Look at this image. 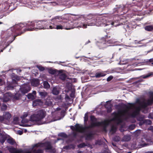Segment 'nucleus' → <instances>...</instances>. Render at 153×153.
<instances>
[{"label":"nucleus","instance_id":"nucleus-16","mask_svg":"<svg viewBox=\"0 0 153 153\" xmlns=\"http://www.w3.org/2000/svg\"><path fill=\"white\" fill-rule=\"evenodd\" d=\"M107 74L106 71H101L97 72L96 73L94 77L97 78H99L101 77L105 76Z\"/></svg>","mask_w":153,"mask_h":153},{"label":"nucleus","instance_id":"nucleus-10","mask_svg":"<svg viewBox=\"0 0 153 153\" xmlns=\"http://www.w3.org/2000/svg\"><path fill=\"white\" fill-rule=\"evenodd\" d=\"M12 81L10 83V90L13 89L14 87L18 85L17 82L20 79V77L17 75H12Z\"/></svg>","mask_w":153,"mask_h":153},{"label":"nucleus","instance_id":"nucleus-27","mask_svg":"<svg viewBox=\"0 0 153 153\" xmlns=\"http://www.w3.org/2000/svg\"><path fill=\"white\" fill-rule=\"evenodd\" d=\"M45 104L47 106H51L52 104V102L50 99H47L45 102Z\"/></svg>","mask_w":153,"mask_h":153},{"label":"nucleus","instance_id":"nucleus-32","mask_svg":"<svg viewBox=\"0 0 153 153\" xmlns=\"http://www.w3.org/2000/svg\"><path fill=\"white\" fill-rule=\"evenodd\" d=\"M67 77L66 75L65 74H62L59 75V78L63 80H64Z\"/></svg>","mask_w":153,"mask_h":153},{"label":"nucleus","instance_id":"nucleus-26","mask_svg":"<svg viewBox=\"0 0 153 153\" xmlns=\"http://www.w3.org/2000/svg\"><path fill=\"white\" fill-rule=\"evenodd\" d=\"M145 29L147 31H152L153 30V25L146 26L145 27Z\"/></svg>","mask_w":153,"mask_h":153},{"label":"nucleus","instance_id":"nucleus-12","mask_svg":"<svg viewBox=\"0 0 153 153\" xmlns=\"http://www.w3.org/2000/svg\"><path fill=\"white\" fill-rule=\"evenodd\" d=\"M70 128L73 131H75L81 133L84 132L85 130V127L79 124H76L74 126H71Z\"/></svg>","mask_w":153,"mask_h":153},{"label":"nucleus","instance_id":"nucleus-45","mask_svg":"<svg viewBox=\"0 0 153 153\" xmlns=\"http://www.w3.org/2000/svg\"><path fill=\"white\" fill-rule=\"evenodd\" d=\"M111 36V35L110 33H107V35L105 36L104 37V38L105 40H107V39H109L110 38Z\"/></svg>","mask_w":153,"mask_h":153},{"label":"nucleus","instance_id":"nucleus-30","mask_svg":"<svg viewBox=\"0 0 153 153\" xmlns=\"http://www.w3.org/2000/svg\"><path fill=\"white\" fill-rule=\"evenodd\" d=\"M39 147L42 148V143H38L35 144L33 145V149H35L34 148L36 147L38 148Z\"/></svg>","mask_w":153,"mask_h":153},{"label":"nucleus","instance_id":"nucleus-24","mask_svg":"<svg viewBox=\"0 0 153 153\" xmlns=\"http://www.w3.org/2000/svg\"><path fill=\"white\" fill-rule=\"evenodd\" d=\"M52 93L54 95H57L59 93V91L56 87H54L52 90Z\"/></svg>","mask_w":153,"mask_h":153},{"label":"nucleus","instance_id":"nucleus-14","mask_svg":"<svg viewBox=\"0 0 153 153\" xmlns=\"http://www.w3.org/2000/svg\"><path fill=\"white\" fill-rule=\"evenodd\" d=\"M20 89L21 92L25 94L29 91L31 89V88L28 85H25L20 87Z\"/></svg>","mask_w":153,"mask_h":153},{"label":"nucleus","instance_id":"nucleus-48","mask_svg":"<svg viewBox=\"0 0 153 153\" xmlns=\"http://www.w3.org/2000/svg\"><path fill=\"white\" fill-rule=\"evenodd\" d=\"M28 115V113H25L22 116H21V118L22 119V121H23L24 120V119L26 117H27Z\"/></svg>","mask_w":153,"mask_h":153},{"label":"nucleus","instance_id":"nucleus-41","mask_svg":"<svg viewBox=\"0 0 153 153\" xmlns=\"http://www.w3.org/2000/svg\"><path fill=\"white\" fill-rule=\"evenodd\" d=\"M7 108V105L5 104H3L1 107V110L2 111H5Z\"/></svg>","mask_w":153,"mask_h":153},{"label":"nucleus","instance_id":"nucleus-39","mask_svg":"<svg viewBox=\"0 0 153 153\" xmlns=\"http://www.w3.org/2000/svg\"><path fill=\"white\" fill-rule=\"evenodd\" d=\"M21 94H16L13 97V98L16 100H19Z\"/></svg>","mask_w":153,"mask_h":153},{"label":"nucleus","instance_id":"nucleus-22","mask_svg":"<svg viewBox=\"0 0 153 153\" xmlns=\"http://www.w3.org/2000/svg\"><path fill=\"white\" fill-rule=\"evenodd\" d=\"M131 139V135L129 134L125 135L123 138V140L124 141H128Z\"/></svg>","mask_w":153,"mask_h":153},{"label":"nucleus","instance_id":"nucleus-51","mask_svg":"<svg viewBox=\"0 0 153 153\" xmlns=\"http://www.w3.org/2000/svg\"><path fill=\"white\" fill-rule=\"evenodd\" d=\"M135 126L134 125L132 124L129 126V128L131 130H133L135 128Z\"/></svg>","mask_w":153,"mask_h":153},{"label":"nucleus","instance_id":"nucleus-58","mask_svg":"<svg viewBox=\"0 0 153 153\" xmlns=\"http://www.w3.org/2000/svg\"><path fill=\"white\" fill-rule=\"evenodd\" d=\"M70 95L71 97L74 98V94L73 92L71 93Z\"/></svg>","mask_w":153,"mask_h":153},{"label":"nucleus","instance_id":"nucleus-55","mask_svg":"<svg viewBox=\"0 0 153 153\" xmlns=\"http://www.w3.org/2000/svg\"><path fill=\"white\" fill-rule=\"evenodd\" d=\"M9 100H10V98L9 97L7 98H5L4 97V99H3V101L4 102H6L8 101Z\"/></svg>","mask_w":153,"mask_h":153},{"label":"nucleus","instance_id":"nucleus-29","mask_svg":"<svg viewBox=\"0 0 153 153\" xmlns=\"http://www.w3.org/2000/svg\"><path fill=\"white\" fill-rule=\"evenodd\" d=\"M53 28H55V29H63V26L62 22H61V24L59 25H56V26H54L53 27Z\"/></svg>","mask_w":153,"mask_h":153},{"label":"nucleus","instance_id":"nucleus-63","mask_svg":"<svg viewBox=\"0 0 153 153\" xmlns=\"http://www.w3.org/2000/svg\"><path fill=\"white\" fill-rule=\"evenodd\" d=\"M32 94L34 95V96H35V97H36V91H33Z\"/></svg>","mask_w":153,"mask_h":153},{"label":"nucleus","instance_id":"nucleus-18","mask_svg":"<svg viewBox=\"0 0 153 153\" xmlns=\"http://www.w3.org/2000/svg\"><path fill=\"white\" fill-rule=\"evenodd\" d=\"M140 109V107H136L135 111L131 114V116L132 117H135L139 114Z\"/></svg>","mask_w":153,"mask_h":153},{"label":"nucleus","instance_id":"nucleus-13","mask_svg":"<svg viewBox=\"0 0 153 153\" xmlns=\"http://www.w3.org/2000/svg\"><path fill=\"white\" fill-rule=\"evenodd\" d=\"M63 29L66 30H70L74 28V27L73 25V23L71 22L70 23L68 22L67 21H65L62 22Z\"/></svg>","mask_w":153,"mask_h":153},{"label":"nucleus","instance_id":"nucleus-46","mask_svg":"<svg viewBox=\"0 0 153 153\" xmlns=\"http://www.w3.org/2000/svg\"><path fill=\"white\" fill-rule=\"evenodd\" d=\"M86 146V144L85 143H82L79 144L78 147L79 148H82Z\"/></svg>","mask_w":153,"mask_h":153},{"label":"nucleus","instance_id":"nucleus-44","mask_svg":"<svg viewBox=\"0 0 153 153\" xmlns=\"http://www.w3.org/2000/svg\"><path fill=\"white\" fill-rule=\"evenodd\" d=\"M15 144H16L15 140L10 137V144L13 145Z\"/></svg>","mask_w":153,"mask_h":153},{"label":"nucleus","instance_id":"nucleus-20","mask_svg":"<svg viewBox=\"0 0 153 153\" xmlns=\"http://www.w3.org/2000/svg\"><path fill=\"white\" fill-rule=\"evenodd\" d=\"M94 135V134L91 131L89 132L88 133L85 134L86 139L87 140L91 139Z\"/></svg>","mask_w":153,"mask_h":153},{"label":"nucleus","instance_id":"nucleus-43","mask_svg":"<svg viewBox=\"0 0 153 153\" xmlns=\"http://www.w3.org/2000/svg\"><path fill=\"white\" fill-rule=\"evenodd\" d=\"M54 26H56V25H55L54 24H53L52 23H51L50 25L48 24V25H47L46 27H48V29H52L53 28H55L53 27H54Z\"/></svg>","mask_w":153,"mask_h":153},{"label":"nucleus","instance_id":"nucleus-62","mask_svg":"<svg viewBox=\"0 0 153 153\" xmlns=\"http://www.w3.org/2000/svg\"><path fill=\"white\" fill-rule=\"evenodd\" d=\"M149 130L153 132V126H150L149 128Z\"/></svg>","mask_w":153,"mask_h":153},{"label":"nucleus","instance_id":"nucleus-19","mask_svg":"<svg viewBox=\"0 0 153 153\" xmlns=\"http://www.w3.org/2000/svg\"><path fill=\"white\" fill-rule=\"evenodd\" d=\"M31 84L32 86L36 87L39 85V81L38 79H33L31 82Z\"/></svg>","mask_w":153,"mask_h":153},{"label":"nucleus","instance_id":"nucleus-40","mask_svg":"<svg viewBox=\"0 0 153 153\" xmlns=\"http://www.w3.org/2000/svg\"><path fill=\"white\" fill-rule=\"evenodd\" d=\"M116 130L117 127L113 125L111 126V131L113 133H115L116 131Z\"/></svg>","mask_w":153,"mask_h":153},{"label":"nucleus","instance_id":"nucleus-17","mask_svg":"<svg viewBox=\"0 0 153 153\" xmlns=\"http://www.w3.org/2000/svg\"><path fill=\"white\" fill-rule=\"evenodd\" d=\"M43 102L40 99H37L34 100L33 102V106H41L42 105Z\"/></svg>","mask_w":153,"mask_h":153},{"label":"nucleus","instance_id":"nucleus-56","mask_svg":"<svg viewBox=\"0 0 153 153\" xmlns=\"http://www.w3.org/2000/svg\"><path fill=\"white\" fill-rule=\"evenodd\" d=\"M59 17L58 16H56V17L54 19H53V22H57L56 19H58Z\"/></svg>","mask_w":153,"mask_h":153},{"label":"nucleus","instance_id":"nucleus-36","mask_svg":"<svg viewBox=\"0 0 153 153\" xmlns=\"http://www.w3.org/2000/svg\"><path fill=\"white\" fill-rule=\"evenodd\" d=\"M7 137L5 136H2L0 139V142L2 144H3L6 139Z\"/></svg>","mask_w":153,"mask_h":153},{"label":"nucleus","instance_id":"nucleus-5","mask_svg":"<svg viewBox=\"0 0 153 153\" xmlns=\"http://www.w3.org/2000/svg\"><path fill=\"white\" fill-rule=\"evenodd\" d=\"M46 112L43 109L38 110L36 114L31 115L30 117L31 121H40L45 117Z\"/></svg>","mask_w":153,"mask_h":153},{"label":"nucleus","instance_id":"nucleus-47","mask_svg":"<svg viewBox=\"0 0 153 153\" xmlns=\"http://www.w3.org/2000/svg\"><path fill=\"white\" fill-rule=\"evenodd\" d=\"M144 123L149 125H151L152 123L151 120H145Z\"/></svg>","mask_w":153,"mask_h":153},{"label":"nucleus","instance_id":"nucleus-1","mask_svg":"<svg viewBox=\"0 0 153 153\" xmlns=\"http://www.w3.org/2000/svg\"><path fill=\"white\" fill-rule=\"evenodd\" d=\"M45 22L43 21H39L32 22L25 24L20 23L10 27V30L15 34L12 35L13 39L10 41V44L15 39L16 36L21 35L26 31L34 30L36 29H48V27L45 26Z\"/></svg>","mask_w":153,"mask_h":153},{"label":"nucleus","instance_id":"nucleus-52","mask_svg":"<svg viewBox=\"0 0 153 153\" xmlns=\"http://www.w3.org/2000/svg\"><path fill=\"white\" fill-rule=\"evenodd\" d=\"M107 110V112L108 113H110L112 111V109L111 107L110 106L109 107H107L106 106H105Z\"/></svg>","mask_w":153,"mask_h":153},{"label":"nucleus","instance_id":"nucleus-31","mask_svg":"<svg viewBox=\"0 0 153 153\" xmlns=\"http://www.w3.org/2000/svg\"><path fill=\"white\" fill-rule=\"evenodd\" d=\"M32 151L34 153H43V150L41 149L36 150L35 149H33Z\"/></svg>","mask_w":153,"mask_h":153},{"label":"nucleus","instance_id":"nucleus-7","mask_svg":"<svg viewBox=\"0 0 153 153\" xmlns=\"http://www.w3.org/2000/svg\"><path fill=\"white\" fill-rule=\"evenodd\" d=\"M113 42L111 40H105L104 37L97 42V45L100 49H103L110 46L112 44Z\"/></svg>","mask_w":153,"mask_h":153},{"label":"nucleus","instance_id":"nucleus-33","mask_svg":"<svg viewBox=\"0 0 153 153\" xmlns=\"http://www.w3.org/2000/svg\"><path fill=\"white\" fill-rule=\"evenodd\" d=\"M39 94L42 98H44L47 96V94L45 92H39Z\"/></svg>","mask_w":153,"mask_h":153},{"label":"nucleus","instance_id":"nucleus-2","mask_svg":"<svg viewBox=\"0 0 153 153\" xmlns=\"http://www.w3.org/2000/svg\"><path fill=\"white\" fill-rule=\"evenodd\" d=\"M125 109L123 111H118L117 112L115 111L112 114V115L114 116L111 120L112 121H116L117 124L118 125L122 123L123 120L121 117L126 116V114L128 113V111L134 107V104L129 103L128 105H125Z\"/></svg>","mask_w":153,"mask_h":153},{"label":"nucleus","instance_id":"nucleus-59","mask_svg":"<svg viewBox=\"0 0 153 153\" xmlns=\"http://www.w3.org/2000/svg\"><path fill=\"white\" fill-rule=\"evenodd\" d=\"M95 144H98L99 145H101V141L99 140H97L96 141Z\"/></svg>","mask_w":153,"mask_h":153},{"label":"nucleus","instance_id":"nucleus-50","mask_svg":"<svg viewBox=\"0 0 153 153\" xmlns=\"http://www.w3.org/2000/svg\"><path fill=\"white\" fill-rule=\"evenodd\" d=\"M88 117L87 113H85L84 117V121L85 122H87L88 120Z\"/></svg>","mask_w":153,"mask_h":153},{"label":"nucleus","instance_id":"nucleus-15","mask_svg":"<svg viewBox=\"0 0 153 153\" xmlns=\"http://www.w3.org/2000/svg\"><path fill=\"white\" fill-rule=\"evenodd\" d=\"M10 153H31L28 151H24L21 149H17L16 148L10 147Z\"/></svg>","mask_w":153,"mask_h":153},{"label":"nucleus","instance_id":"nucleus-54","mask_svg":"<svg viewBox=\"0 0 153 153\" xmlns=\"http://www.w3.org/2000/svg\"><path fill=\"white\" fill-rule=\"evenodd\" d=\"M23 133V131L21 130H18L17 131V134L20 135H22Z\"/></svg>","mask_w":153,"mask_h":153},{"label":"nucleus","instance_id":"nucleus-4","mask_svg":"<svg viewBox=\"0 0 153 153\" xmlns=\"http://www.w3.org/2000/svg\"><path fill=\"white\" fill-rule=\"evenodd\" d=\"M87 21L85 24L82 23L79 26L80 27H82L83 28H86L87 26H94L96 25L97 26H105L109 25V24L107 23H104L105 20L103 18H101L98 19H93L91 20H87Z\"/></svg>","mask_w":153,"mask_h":153},{"label":"nucleus","instance_id":"nucleus-6","mask_svg":"<svg viewBox=\"0 0 153 153\" xmlns=\"http://www.w3.org/2000/svg\"><path fill=\"white\" fill-rule=\"evenodd\" d=\"M149 99L147 100V102L144 101L141 102L140 100L138 99L136 102L139 104L142 108H145L148 106H150L153 104V91H150L148 93Z\"/></svg>","mask_w":153,"mask_h":153},{"label":"nucleus","instance_id":"nucleus-37","mask_svg":"<svg viewBox=\"0 0 153 153\" xmlns=\"http://www.w3.org/2000/svg\"><path fill=\"white\" fill-rule=\"evenodd\" d=\"M36 67L39 69L40 71H43L45 70V68L42 65H36Z\"/></svg>","mask_w":153,"mask_h":153},{"label":"nucleus","instance_id":"nucleus-35","mask_svg":"<svg viewBox=\"0 0 153 153\" xmlns=\"http://www.w3.org/2000/svg\"><path fill=\"white\" fill-rule=\"evenodd\" d=\"M63 148L64 149L66 150H68L70 149L71 148H72L73 149H74V146L73 145L71 144L70 145H67L65 146Z\"/></svg>","mask_w":153,"mask_h":153},{"label":"nucleus","instance_id":"nucleus-9","mask_svg":"<svg viewBox=\"0 0 153 153\" xmlns=\"http://www.w3.org/2000/svg\"><path fill=\"white\" fill-rule=\"evenodd\" d=\"M42 147H45V149L46 151L50 150L51 153H55L56 150L55 148H53L51 143L49 141H46L42 143Z\"/></svg>","mask_w":153,"mask_h":153},{"label":"nucleus","instance_id":"nucleus-64","mask_svg":"<svg viewBox=\"0 0 153 153\" xmlns=\"http://www.w3.org/2000/svg\"><path fill=\"white\" fill-rule=\"evenodd\" d=\"M102 153H108V152L106 151L105 150Z\"/></svg>","mask_w":153,"mask_h":153},{"label":"nucleus","instance_id":"nucleus-61","mask_svg":"<svg viewBox=\"0 0 153 153\" xmlns=\"http://www.w3.org/2000/svg\"><path fill=\"white\" fill-rule=\"evenodd\" d=\"M149 62H152L151 64L153 65V58L149 59Z\"/></svg>","mask_w":153,"mask_h":153},{"label":"nucleus","instance_id":"nucleus-49","mask_svg":"<svg viewBox=\"0 0 153 153\" xmlns=\"http://www.w3.org/2000/svg\"><path fill=\"white\" fill-rule=\"evenodd\" d=\"M59 136L61 137H64V138H66L67 137V135L64 133H62L60 134Z\"/></svg>","mask_w":153,"mask_h":153},{"label":"nucleus","instance_id":"nucleus-3","mask_svg":"<svg viewBox=\"0 0 153 153\" xmlns=\"http://www.w3.org/2000/svg\"><path fill=\"white\" fill-rule=\"evenodd\" d=\"M90 118L91 121V125L85 127V130L95 127L100 126H103L104 129L105 130L107 127L109 125L110 122V121L108 120H105L103 121L97 122V119L93 115H91Z\"/></svg>","mask_w":153,"mask_h":153},{"label":"nucleus","instance_id":"nucleus-57","mask_svg":"<svg viewBox=\"0 0 153 153\" xmlns=\"http://www.w3.org/2000/svg\"><path fill=\"white\" fill-rule=\"evenodd\" d=\"M153 74V73H150L149 74H148L146 76H144L143 77L144 78H147L148 77H149V76H151V75H152Z\"/></svg>","mask_w":153,"mask_h":153},{"label":"nucleus","instance_id":"nucleus-11","mask_svg":"<svg viewBox=\"0 0 153 153\" xmlns=\"http://www.w3.org/2000/svg\"><path fill=\"white\" fill-rule=\"evenodd\" d=\"M72 15L75 16L76 19L77 20H80L81 19H84L85 17L87 19V20H91L92 19H95L96 16L95 15H93L91 14H89V15L87 16H86L85 17L83 15H79V14H71Z\"/></svg>","mask_w":153,"mask_h":153},{"label":"nucleus","instance_id":"nucleus-42","mask_svg":"<svg viewBox=\"0 0 153 153\" xmlns=\"http://www.w3.org/2000/svg\"><path fill=\"white\" fill-rule=\"evenodd\" d=\"M4 10H6L10 8V4L6 2L4 4Z\"/></svg>","mask_w":153,"mask_h":153},{"label":"nucleus","instance_id":"nucleus-34","mask_svg":"<svg viewBox=\"0 0 153 153\" xmlns=\"http://www.w3.org/2000/svg\"><path fill=\"white\" fill-rule=\"evenodd\" d=\"M44 88H49L50 87V85L48 82L47 81H45L43 82Z\"/></svg>","mask_w":153,"mask_h":153},{"label":"nucleus","instance_id":"nucleus-8","mask_svg":"<svg viewBox=\"0 0 153 153\" xmlns=\"http://www.w3.org/2000/svg\"><path fill=\"white\" fill-rule=\"evenodd\" d=\"M10 37L9 35H8L7 36L4 37L3 41L2 42H0V53L3 51L7 47L10 45V42L9 38Z\"/></svg>","mask_w":153,"mask_h":153},{"label":"nucleus","instance_id":"nucleus-21","mask_svg":"<svg viewBox=\"0 0 153 153\" xmlns=\"http://www.w3.org/2000/svg\"><path fill=\"white\" fill-rule=\"evenodd\" d=\"M3 117L4 119L9 121L10 120V113L8 112H4Z\"/></svg>","mask_w":153,"mask_h":153},{"label":"nucleus","instance_id":"nucleus-53","mask_svg":"<svg viewBox=\"0 0 153 153\" xmlns=\"http://www.w3.org/2000/svg\"><path fill=\"white\" fill-rule=\"evenodd\" d=\"M113 78V76H110L108 77L107 79V82H109L111 81Z\"/></svg>","mask_w":153,"mask_h":153},{"label":"nucleus","instance_id":"nucleus-25","mask_svg":"<svg viewBox=\"0 0 153 153\" xmlns=\"http://www.w3.org/2000/svg\"><path fill=\"white\" fill-rule=\"evenodd\" d=\"M48 71L50 74L53 75L57 74V70L56 69H53L50 68L48 70Z\"/></svg>","mask_w":153,"mask_h":153},{"label":"nucleus","instance_id":"nucleus-23","mask_svg":"<svg viewBox=\"0 0 153 153\" xmlns=\"http://www.w3.org/2000/svg\"><path fill=\"white\" fill-rule=\"evenodd\" d=\"M10 12L12 11L17 7V4L11 3H10Z\"/></svg>","mask_w":153,"mask_h":153},{"label":"nucleus","instance_id":"nucleus-28","mask_svg":"<svg viewBox=\"0 0 153 153\" xmlns=\"http://www.w3.org/2000/svg\"><path fill=\"white\" fill-rule=\"evenodd\" d=\"M27 98L29 99L33 100H34L36 97L34 95L32 94L31 93H29L27 95Z\"/></svg>","mask_w":153,"mask_h":153},{"label":"nucleus","instance_id":"nucleus-60","mask_svg":"<svg viewBox=\"0 0 153 153\" xmlns=\"http://www.w3.org/2000/svg\"><path fill=\"white\" fill-rule=\"evenodd\" d=\"M4 120V117L3 116H0V121L2 122Z\"/></svg>","mask_w":153,"mask_h":153},{"label":"nucleus","instance_id":"nucleus-38","mask_svg":"<svg viewBox=\"0 0 153 153\" xmlns=\"http://www.w3.org/2000/svg\"><path fill=\"white\" fill-rule=\"evenodd\" d=\"M120 137L118 136H115L113 139V140L116 142H118L120 140Z\"/></svg>","mask_w":153,"mask_h":153}]
</instances>
